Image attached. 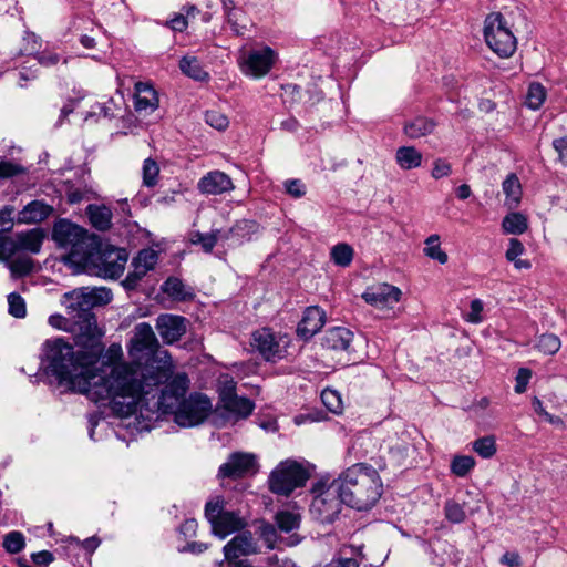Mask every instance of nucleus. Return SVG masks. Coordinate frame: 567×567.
<instances>
[{"label":"nucleus","instance_id":"nucleus-53","mask_svg":"<svg viewBox=\"0 0 567 567\" xmlns=\"http://www.w3.org/2000/svg\"><path fill=\"white\" fill-rule=\"evenodd\" d=\"M260 535L266 542L268 548H274L277 539V532L275 527L270 524H262L260 527Z\"/></svg>","mask_w":567,"mask_h":567},{"label":"nucleus","instance_id":"nucleus-45","mask_svg":"<svg viewBox=\"0 0 567 567\" xmlns=\"http://www.w3.org/2000/svg\"><path fill=\"white\" fill-rule=\"evenodd\" d=\"M9 268L14 276H23L32 270L33 261L28 257L16 258L9 264Z\"/></svg>","mask_w":567,"mask_h":567},{"label":"nucleus","instance_id":"nucleus-37","mask_svg":"<svg viewBox=\"0 0 567 567\" xmlns=\"http://www.w3.org/2000/svg\"><path fill=\"white\" fill-rule=\"evenodd\" d=\"M475 466V460L470 455H456L451 462V472L458 476H466Z\"/></svg>","mask_w":567,"mask_h":567},{"label":"nucleus","instance_id":"nucleus-33","mask_svg":"<svg viewBox=\"0 0 567 567\" xmlns=\"http://www.w3.org/2000/svg\"><path fill=\"white\" fill-rule=\"evenodd\" d=\"M525 248L523 244L516 239H509L508 249L506 251V259L514 264L516 269H528L530 268V262L528 260L519 259L518 257L523 255Z\"/></svg>","mask_w":567,"mask_h":567},{"label":"nucleus","instance_id":"nucleus-3","mask_svg":"<svg viewBox=\"0 0 567 567\" xmlns=\"http://www.w3.org/2000/svg\"><path fill=\"white\" fill-rule=\"evenodd\" d=\"M127 351L133 361L125 362L123 359H121L120 362L138 367V369H141L143 372L159 378H156L157 380L152 381L154 384H151L148 386L150 389H145V391L141 393L134 406L127 413L115 409L114 401L111 398L92 400L95 403L110 406L114 413L122 417H126L136 413L138 405L145 402V400H148L150 395H152L154 399V392L156 391V388L168 381L175 369V364L168 351L158 348V340L150 323L141 322L135 326L133 337L131 338L127 346ZM122 358H124V355Z\"/></svg>","mask_w":567,"mask_h":567},{"label":"nucleus","instance_id":"nucleus-35","mask_svg":"<svg viewBox=\"0 0 567 567\" xmlns=\"http://www.w3.org/2000/svg\"><path fill=\"white\" fill-rule=\"evenodd\" d=\"M275 520L281 532L289 533L299 526L300 516L293 512L281 511L276 514Z\"/></svg>","mask_w":567,"mask_h":567},{"label":"nucleus","instance_id":"nucleus-39","mask_svg":"<svg viewBox=\"0 0 567 567\" xmlns=\"http://www.w3.org/2000/svg\"><path fill=\"white\" fill-rule=\"evenodd\" d=\"M321 400L324 406L332 413H342L343 401L341 394L338 391L332 389H324L321 393Z\"/></svg>","mask_w":567,"mask_h":567},{"label":"nucleus","instance_id":"nucleus-46","mask_svg":"<svg viewBox=\"0 0 567 567\" xmlns=\"http://www.w3.org/2000/svg\"><path fill=\"white\" fill-rule=\"evenodd\" d=\"M444 511L446 518L452 523H462L465 519V511L456 502H447Z\"/></svg>","mask_w":567,"mask_h":567},{"label":"nucleus","instance_id":"nucleus-19","mask_svg":"<svg viewBox=\"0 0 567 567\" xmlns=\"http://www.w3.org/2000/svg\"><path fill=\"white\" fill-rule=\"evenodd\" d=\"M352 341L353 333L349 329L334 327L326 332L322 344L333 351H349Z\"/></svg>","mask_w":567,"mask_h":567},{"label":"nucleus","instance_id":"nucleus-40","mask_svg":"<svg viewBox=\"0 0 567 567\" xmlns=\"http://www.w3.org/2000/svg\"><path fill=\"white\" fill-rule=\"evenodd\" d=\"M472 449L483 458H491L496 453L494 436H484L472 443Z\"/></svg>","mask_w":567,"mask_h":567},{"label":"nucleus","instance_id":"nucleus-60","mask_svg":"<svg viewBox=\"0 0 567 567\" xmlns=\"http://www.w3.org/2000/svg\"><path fill=\"white\" fill-rule=\"evenodd\" d=\"M501 561L511 567H517L520 564V557L517 553L507 551L502 556Z\"/></svg>","mask_w":567,"mask_h":567},{"label":"nucleus","instance_id":"nucleus-48","mask_svg":"<svg viewBox=\"0 0 567 567\" xmlns=\"http://www.w3.org/2000/svg\"><path fill=\"white\" fill-rule=\"evenodd\" d=\"M470 312L466 315V320L471 323H480L483 321V316H482V312H483V309H484V305H483V301L480 300V299H474L471 301V306H470Z\"/></svg>","mask_w":567,"mask_h":567},{"label":"nucleus","instance_id":"nucleus-10","mask_svg":"<svg viewBox=\"0 0 567 567\" xmlns=\"http://www.w3.org/2000/svg\"><path fill=\"white\" fill-rule=\"evenodd\" d=\"M277 60V53L269 47L241 51L238 65L243 74L260 79L266 76Z\"/></svg>","mask_w":567,"mask_h":567},{"label":"nucleus","instance_id":"nucleus-52","mask_svg":"<svg viewBox=\"0 0 567 567\" xmlns=\"http://www.w3.org/2000/svg\"><path fill=\"white\" fill-rule=\"evenodd\" d=\"M223 7H224L225 13L227 16L228 23L231 25V28L235 32L239 33L240 30L237 24V11L234 8L233 0H224Z\"/></svg>","mask_w":567,"mask_h":567},{"label":"nucleus","instance_id":"nucleus-36","mask_svg":"<svg viewBox=\"0 0 567 567\" xmlns=\"http://www.w3.org/2000/svg\"><path fill=\"white\" fill-rule=\"evenodd\" d=\"M220 237H221L220 230H214L209 234H203V233L196 231L192 235L190 241L194 245H199L205 252H210L213 250V248L215 247L218 238H220Z\"/></svg>","mask_w":567,"mask_h":567},{"label":"nucleus","instance_id":"nucleus-30","mask_svg":"<svg viewBox=\"0 0 567 567\" xmlns=\"http://www.w3.org/2000/svg\"><path fill=\"white\" fill-rule=\"evenodd\" d=\"M87 215L92 225L100 230H105L111 226L112 213L105 206L90 205Z\"/></svg>","mask_w":567,"mask_h":567},{"label":"nucleus","instance_id":"nucleus-38","mask_svg":"<svg viewBox=\"0 0 567 567\" xmlns=\"http://www.w3.org/2000/svg\"><path fill=\"white\" fill-rule=\"evenodd\" d=\"M560 347V339L554 333H544L537 340L538 350L547 355L557 353Z\"/></svg>","mask_w":567,"mask_h":567},{"label":"nucleus","instance_id":"nucleus-18","mask_svg":"<svg viewBox=\"0 0 567 567\" xmlns=\"http://www.w3.org/2000/svg\"><path fill=\"white\" fill-rule=\"evenodd\" d=\"M326 322L324 311L316 306L308 307L298 324L297 332L303 339H310L321 330Z\"/></svg>","mask_w":567,"mask_h":567},{"label":"nucleus","instance_id":"nucleus-14","mask_svg":"<svg viewBox=\"0 0 567 567\" xmlns=\"http://www.w3.org/2000/svg\"><path fill=\"white\" fill-rule=\"evenodd\" d=\"M155 328L162 340L172 344L186 333L187 319L177 315L162 313L156 318Z\"/></svg>","mask_w":567,"mask_h":567},{"label":"nucleus","instance_id":"nucleus-7","mask_svg":"<svg viewBox=\"0 0 567 567\" xmlns=\"http://www.w3.org/2000/svg\"><path fill=\"white\" fill-rule=\"evenodd\" d=\"M309 478L307 468L299 462L286 460L280 462L269 475V488L272 493L288 496Z\"/></svg>","mask_w":567,"mask_h":567},{"label":"nucleus","instance_id":"nucleus-4","mask_svg":"<svg viewBox=\"0 0 567 567\" xmlns=\"http://www.w3.org/2000/svg\"><path fill=\"white\" fill-rule=\"evenodd\" d=\"M189 379L186 373H177L166 381L165 386L158 395V388L154 392L155 398L148 396L137 411L143 408H157L163 413H172L174 421L183 427H192L200 424L212 411L210 400L203 394H192L187 399L185 394L188 390Z\"/></svg>","mask_w":567,"mask_h":567},{"label":"nucleus","instance_id":"nucleus-56","mask_svg":"<svg viewBox=\"0 0 567 567\" xmlns=\"http://www.w3.org/2000/svg\"><path fill=\"white\" fill-rule=\"evenodd\" d=\"M188 19L183 14H176L173 19L169 20V27L174 31H184L188 25Z\"/></svg>","mask_w":567,"mask_h":567},{"label":"nucleus","instance_id":"nucleus-25","mask_svg":"<svg viewBox=\"0 0 567 567\" xmlns=\"http://www.w3.org/2000/svg\"><path fill=\"white\" fill-rule=\"evenodd\" d=\"M163 292L169 298L177 301H185L192 299L194 293L181 279L171 277L162 286Z\"/></svg>","mask_w":567,"mask_h":567},{"label":"nucleus","instance_id":"nucleus-27","mask_svg":"<svg viewBox=\"0 0 567 567\" xmlns=\"http://www.w3.org/2000/svg\"><path fill=\"white\" fill-rule=\"evenodd\" d=\"M502 229L505 234L522 235L528 229V219L522 213H509L503 218Z\"/></svg>","mask_w":567,"mask_h":567},{"label":"nucleus","instance_id":"nucleus-54","mask_svg":"<svg viewBox=\"0 0 567 567\" xmlns=\"http://www.w3.org/2000/svg\"><path fill=\"white\" fill-rule=\"evenodd\" d=\"M553 146L558 153L560 163L567 166V136L555 140Z\"/></svg>","mask_w":567,"mask_h":567},{"label":"nucleus","instance_id":"nucleus-32","mask_svg":"<svg viewBox=\"0 0 567 567\" xmlns=\"http://www.w3.org/2000/svg\"><path fill=\"white\" fill-rule=\"evenodd\" d=\"M423 252L430 259L436 260L441 265L447 262V254L441 248L440 236L434 234L425 239Z\"/></svg>","mask_w":567,"mask_h":567},{"label":"nucleus","instance_id":"nucleus-2","mask_svg":"<svg viewBox=\"0 0 567 567\" xmlns=\"http://www.w3.org/2000/svg\"><path fill=\"white\" fill-rule=\"evenodd\" d=\"M53 238L68 250L63 260L76 272L85 271L103 278L120 277L128 260L124 248L100 245L95 236L68 220H60L53 228Z\"/></svg>","mask_w":567,"mask_h":567},{"label":"nucleus","instance_id":"nucleus-6","mask_svg":"<svg viewBox=\"0 0 567 567\" xmlns=\"http://www.w3.org/2000/svg\"><path fill=\"white\" fill-rule=\"evenodd\" d=\"M516 16H520L518 8L515 11L492 12L485 18V43L502 59L511 58L517 49Z\"/></svg>","mask_w":567,"mask_h":567},{"label":"nucleus","instance_id":"nucleus-26","mask_svg":"<svg viewBox=\"0 0 567 567\" xmlns=\"http://www.w3.org/2000/svg\"><path fill=\"white\" fill-rule=\"evenodd\" d=\"M422 153L413 146H401L396 150L395 159L402 169H413L422 164Z\"/></svg>","mask_w":567,"mask_h":567},{"label":"nucleus","instance_id":"nucleus-16","mask_svg":"<svg viewBox=\"0 0 567 567\" xmlns=\"http://www.w3.org/2000/svg\"><path fill=\"white\" fill-rule=\"evenodd\" d=\"M235 389L236 383L229 380L221 392V401L227 411L245 419L252 413L255 404L247 398L238 396L235 393Z\"/></svg>","mask_w":567,"mask_h":567},{"label":"nucleus","instance_id":"nucleus-22","mask_svg":"<svg viewBox=\"0 0 567 567\" xmlns=\"http://www.w3.org/2000/svg\"><path fill=\"white\" fill-rule=\"evenodd\" d=\"M43 238V231L39 228H34L17 234L14 244L18 249L38 254L41 249Z\"/></svg>","mask_w":567,"mask_h":567},{"label":"nucleus","instance_id":"nucleus-12","mask_svg":"<svg viewBox=\"0 0 567 567\" xmlns=\"http://www.w3.org/2000/svg\"><path fill=\"white\" fill-rule=\"evenodd\" d=\"M402 291L389 284H379L369 287L363 293V300L381 311L393 310L399 303Z\"/></svg>","mask_w":567,"mask_h":567},{"label":"nucleus","instance_id":"nucleus-21","mask_svg":"<svg viewBox=\"0 0 567 567\" xmlns=\"http://www.w3.org/2000/svg\"><path fill=\"white\" fill-rule=\"evenodd\" d=\"M52 213V207L41 200H33L18 213V224H37L48 218Z\"/></svg>","mask_w":567,"mask_h":567},{"label":"nucleus","instance_id":"nucleus-20","mask_svg":"<svg viewBox=\"0 0 567 567\" xmlns=\"http://www.w3.org/2000/svg\"><path fill=\"white\" fill-rule=\"evenodd\" d=\"M158 107V97L155 90L148 84L138 82L135 84V110L146 114Z\"/></svg>","mask_w":567,"mask_h":567},{"label":"nucleus","instance_id":"nucleus-1","mask_svg":"<svg viewBox=\"0 0 567 567\" xmlns=\"http://www.w3.org/2000/svg\"><path fill=\"white\" fill-rule=\"evenodd\" d=\"M110 289L80 288L63 296V305L79 327L75 336L76 350L61 339L48 340L43 355L45 369L60 384L82 393L89 400L111 398L115 409L130 412L145 389H150L155 375L138 367L120 362L123 349L112 343L104 350L96 319L90 310L112 300Z\"/></svg>","mask_w":567,"mask_h":567},{"label":"nucleus","instance_id":"nucleus-51","mask_svg":"<svg viewBox=\"0 0 567 567\" xmlns=\"http://www.w3.org/2000/svg\"><path fill=\"white\" fill-rule=\"evenodd\" d=\"M286 192L295 198H301L306 194V186L299 179H289L285 182Z\"/></svg>","mask_w":567,"mask_h":567},{"label":"nucleus","instance_id":"nucleus-9","mask_svg":"<svg viewBox=\"0 0 567 567\" xmlns=\"http://www.w3.org/2000/svg\"><path fill=\"white\" fill-rule=\"evenodd\" d=\"M205 516L212 525L213 534L221 539L241 530L247 525L246 520L237 513L224 509V499L220 497L207 502Z\"/></svg>","mask_w":567,"mask_h":567},{"label":"nucleus","instance_id":"nucleus-57","mask_svg":"<svg viewBox=\"0 0 567 567\" xmlns=\"http://www.w3.org/2000/svg\"><path fill=\"white\" fill-rule=\"evenodd\" d=\"M38 61L44 66H52L60 61V56L54 52H42L39 54Z\"/></svg>","mask_w":567,"mask_h":567},{"label":"nucleus","instance_id":"nucleus-29","mask_svg":"<svg viewBox=\"0 0 567 567\" xmlns=\"http://www.w3.org/2000/svg\"><path fill=\"white\" fill-rule=\"evenodd\" d=\"M179 69L185 75L196 81H205L208 79V73L203 69L196 56H184L179 62Z\"/></svg>","mask_w":567,"mask_h":567},{"label":"nucleus","instance_id":"nucleus-44","mask_svg":"<svg viewBox=\"0 0 567 567\" xmlns=\"http://www.w3.org/2000/svg\"><path fill=\"white\" fill-rule=\"evenodd\" d=\"M205 120L209 126H212L218 131L226 130L229 124L227 116L224 115L223 113H220L219 111H215V110L207 111L205 114Z\"/></svg>","mask_w":567,"mask_h":567},{"label":"nucleus","instance_id":"nucleus-28","mask_svg":"<svg viewBox=\"0 0 567 567\" xmlns=\"http://www.w3.org/2000/svg\"><path fill=\"white\" fill-rule=\"evenodd\" d=\"M435 128V123L425 117H416L404 126L405 134L411 138H420L431 134Z\"/></svg>","mask_w":567,"mask_h":567},{"label":"nucleus","instance_id":"nucleus-64","mask_svg":"<svg viewBox=\"0 0 567 567\" xmlns=\"http://www.w3.org/2000/svg\"><path fill=\"white\" fill-rule=\"evenodd\" d=\"M472 194L471 187L467 184H462L456 189V195L460 199H467Z\"/></svg>","mask_w":567,"mask_h":567},{"label":"nucleus","instance_id":"nucleus-55","mask_svg":"<svg viewBox=\"0 0 567 567\" xmlns=\"http://www.w3.org/2000/svg\"><path fill=\"white\" fill-rule=\"evenodd\" d=\"M12 213L13 208L11 207H4L2 210H0V227L3 230L11 229L13 225Z\"/></svg>","mask_w":567,"mask_h":567},{"label":"nucleus","instance_id":"nucleus-61","mask_svg":"<svg viewBox=\"0 0 567 567\" xmlns=\"http://www.w3.org/2000/svg\"><path fill=\"white\" fill-rule=\"evenodd\" d=\"M532 406H533V410L534 412L539 416L542 417L543 420L546 419V414H549L544 405H543V402L537 398V396H534L533 400H532Z\"/></svg>","mask_w":567,"mask_h":567},{"label":"nucleus","instance_id":"nucleus-31","mask_svg":"<svg viewBox=\"0 0 567 567\" xmlns=\"http://www.w3.org/2000/svg\"><path fill=\"white\" fill-rule=\"evenodd\" d=\"M353 248L346 243H339L334 245L330 250V259L334 265L342 268L349 267L353 260Z\"/></svg>","mask_w":567,"mask_h":567},{"label":"nucleus","instance_id":"nucleus-5","mask_svg":"<svg viewBox=\"0 0 567 567\" xmlns=\"http://www.w3.org/2000/svg\"><path fill=\"white\" fill-rule=\"evenodd\" d=\"M343 503L358 511L371 508L382 494V481L375 468L355 464L337 480Z\"/></svg>","mask_w":567,"mask_h":567},{"label":"nucleus","instance_id":"nucleus-43","mask_svg":"<svg viewBox=\"0 0 567 567\" xmlns=\"http://www.w3.org/2000/svg\"><path fill=\"white\" fill-rule=\"evenodd\" d=\"M9 313L16 318H23L27 313L23 298L12 292L8 296Z\"/></svg>","mask_w":567,"mask_h":567},{"label":"nucleus","instance_id":"nucleus-49","mask_svg":"<svg viewBox=\"0 0 567 567\" xmlns=\"http://www.w3.org/2000/svg\"><path fill=\"white\" fill-rule=\"evenodd\" d=\"M23 167L19 164L9 161L0 162V178H9L22 174Z\"/></svg>","mask_w":567,"mask_h":567},{"label":"nucleus","instance_id":"nucleus-59","mask_svg":"<svg viewBox=\"0 0 567 567\" xmlns=\"http://www.w3.org/2000/svg\"><path fill=\"white\" fill-rule=\"evenodd\" d=\"M32 560L38 565H48L53 561V555L48 550L32 554Z\"/></svg>","mask_w":567,"mask_h":567},{"label":"nucleus","instance_id":"nucleus-42","mask_svg":"<svg viewBox=\"0 0 567 567\" xmlns=\"http://www.w3.org/2000/svg\"><path fill=\"white\" fill-rule=\"evenodd\" d=\"M24 545V536L20 532H10L3 538V547L10 554L20 553Z\"/></svg>","mask_w":567,"mask_h":567},{"label":"nucleus","instance_id":"nucleus-8","mask_svg":"<svg viewBox=\"0 0 567 567\" xmlns=\"http://www.w3.org/2000/svg\"><path fill=\"white\" fill-rule=\"evenodd\" d=\"M311 514L322 523H331L339 515L343 499L336 480L331 483H318L313 489Z\"/></svg>","mask_w":567,"mask_h":567},{"label":"nucleus","instance_id":"nucleus-47","mask_svg":"<svg viewBox=\"0 0 567 567\" xmlns=\"http://www.w3.org/2000/svg\"><path fill=\"white\" fill-rule=\"evenodd\" d=\"M452 173V166L449 162L442 158H437L433 163V168L431 172V176L434 179H441L443 177L450 176Z\"/></svg>","mask_w":567,"mask_h":567},{"label":"nucleus","instance_id":"nucleus-58","mask_svg":"<svg viewBox=\"0 0 567 567\" xmlns=\"http://www.w3.org/2000/svg\"><path fill=\"white\" fill-rule=\"evenodd\" d=\"M198 524L195 519H186L181 526V533L185 537H193L196 535Z\"/></svg>","mask_w":567,"mask_h":567},{"label":"nucleus","instance_id":"nucleus-41","mask_svg":"<svg viewBox=\"0 0 567 567\" xmlns=\"http://www.w3.org/2000/svg\"><path fill=\"white\" fill-rule=\"evenodd\" d=\"M143 185L154 187L158 182L159 166L153 158H146L142 167Z\"/></svg>","mask_w":567,"mask_h":567},{"label":"nucleus","instance_id":"nucleus-62","mask_svg":"<svg viewBox=\"0 0 567 567\" xmlns=\"http://www.w3.org/2000/svg\"><path fill=\"white\" fill-rule=\"evenodd\" d=\"M256 224L249 220H243L236 224L234 228L229 230V233H234L235 235H239L240 230H255Z\"/></svg>","mask_w":567,"mask_h":567},{"label":"nucleus","instance_id":"nucleus-24","mask_svg":"<svg viewBox=\"0 0 567 567\" xmlns=\"http://www.w3.org/2000/svg\"><path fill=\"white\" fill-rule=\"evenodd\" d=\"M505 194V205L508 208H516L522 199V185L515 174H509L502 184Z\"/></svg>","mask_w":567,"mask_h":567},{"label":"nucleus","instance_id":"nucleus-23","mask_svg":"<svg viewBox=\"0 0 567 567\" xmlns=\"http://www.w3.org/2000/svg\"><path fill=\"white\" fill-rule=\"evenodd\" d=\"M363 558L362 547L343 546L326 567H359Z\"/></svg>","mask_w":567,"mask_h":567},{"label":"nucleus","instance_id":"nucleus-13","mask_svg":"<svg viewBox=\"0 0 567 567\" xmlns=\"http://www.w3.org/2000/svg\"><path fill=\"white\" fill-rule=\"evenodd\" d=\"M257 471V461L250 453H234L220 465L219 476L238 478Z\"/></svg>","mask_w":567,"mask_h":567},{"label":"nucleus","instance_id":"nucleus-11","mask_svg":"<svg viewBox=\"0 0 567 567\" xmlns=\"http://www.w3.org/2000/svg\"><path fill=\"white\" fill-rule=\"evenodd\" d=\"M250 344L267 361H276L286 355L290 339L287 336L276 334L270 329L262 328L252 333Z\"/></svg>","mask_w":567,"mask_h":567},{"label":"nucleus","instance_id":"nucleus-63","mask_svg":"<svg viewBox=\"0 0 567 567\" xmlns=\"http://www.w3.org/2000/svg\"><path fill=\"white\" fill-rule=\"evenodd\" d=\"M207 548L208 546L205 543L192 542L187 544V546L183 548V550L190 551L194 554H200L205 551Z\"/></svg>","mask_w":567,"mask_h":567},{"label":"nucleus","instance_id":"nucleus-17","mask_svg":"<svg viewBox=\"0 0 567 567\" xmlns=\"http://www.w3.org/2000/svg\"><path fill=\"white\" fill-rule=\"evenodd\" d=\"M197 187L200 193L208 195H219L234 188L231 178L220 171H213L203 176Z\"/></svg>","mask_w":567,"mask_h":567},{"label":"nucleus","instance_id":"nucleus-34","mask_svg":"<svg viewBox=\"0 0 567 567\" xmlns=\"http://www.w3.org/2000/svg\"><path fill=\"white\" fill-rule=\"evenodd\" d=\"M547 96L546 89L539 83H530L526 94V105L532 110H538Z\"/></svg>","mask_w":567,"mask_h":567},{"label":"nucleus","instance_id":"nucleus-15","mask_svg":"<svg viewBox=\"0 0 567 567\" xmlns=\"http://www.w3.org/2000/svg\"><path fill=\"white\" fill-rule=\"evenodd\" d=\"M158 260V254L154 249H143L138 252V255L134 258L132 266L133 270L126 276L124 280V286L127 289H133L136 287L138 281L150 271L152 270Z\"/></svg>","mask_w":567,"mask_h":567},{"label":"nucleus","instance_id":"nucleus-50","mask_svg":"<svg viewBox=\"0 0 567 567\" xmlns=\"http://www.w3.org/2000/svg\"><path fill=\"white\" fill-rule=\"evenodd\" d=\"M532 378V371L527 368H520L516 375L515 392L522 394L526 391L527 384Z\"/></svg>","mask_w":567,"mask_h":567}]
</instances>
